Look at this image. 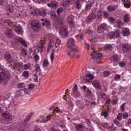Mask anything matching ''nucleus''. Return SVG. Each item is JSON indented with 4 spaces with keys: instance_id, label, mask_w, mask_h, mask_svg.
Wrapping results in <instances>:
<instances>
[{
    "instance_id": "nucleus-1",
    "label": "nucleus",
    "mask_w": 131,
    "mask_h": 131,
    "mask_svg": "<svg viewBox=\"0 0 131 131\" xmlns=\"http://www.w3.org/2000/svg\"><path fill=\"white\" fill-rule=\"evenodd\" d=\"M9 72L7 71L4 72L0 73V83L5 85L10 78Z\"/></svg>"
},
{
    "instance_id": "nucleus-2",
    "label": "nucleus",
    "mask_w": 131,
    "mask_h": 131,
    "mask_svg": "<svg viewBox=\"0 0 131 131\" xmlns=\"http://www.w3.org/2000/svg\"><path fill=\"white\" fill-rule=\"evenodd\" d=\"M31 28L35 31H38L41 29V25L39 21L37 20L32 21L31 24Z\"/></svg>"
},
{
    "instance_id": "nucleus-3",
    "label": "nucleus",
    "mask_w": 131,
    "mask_h": 131,
    "mask_svg": "<svg viewBox=\"0 0 131 131\" xmlns=\"http://www.w3.org/2000/svg\"><path fill=\"white\" fill-rule=\"evenodd\" d=\"M78 50L77 46H74V48H69L68 49L67 54L68 56L70 57L73 56L74 52H76Z\"/></svg>"
},
{
    "instance_id": "nucleus-4",
    "label": "nucleus",
    "mask_w": 131,
    "mask_h": 131,
    "mask_svg": "<svg viewBox=\"0 0 131 131\" xmlns=\"http://www.w3.org/2000/svg\"><path fill=\"white\" fill-rule=\"evenodd\" d=\"M51 17L52 20L58 22L59 24H62L63 23V19H58L55 13L53 12L51 13Z\"/></svg>"
},
{
    "instance_id": "nucleus-5",
    "label": "nucleus",
    "mask_w": 131,
    "mask_h": 131,
    "mask_svg": "<svg viewBox=\"0 0 131 131\" xmlns=\"http://www.w3.org/2000/svg\"><path fill=\"white\" fill-rule=\"evenodd\" d=\"M96 15L94 13H92L90 14L87 18L86 22L88 24L90 23L96 17Z\"/></svg>"
},
{
    "instance_id": "nucleus-6",
    "label": "nucleus",
    "mask_w": 131,
    "mask_h": 131,
    "mask_svg": "<svg viewBox=\"0 0 131 131\" xmlns=\"http://www.w3.org/2000/svg\"><path fill=\"white\" fill-rule=\"evenodd\" d=\"M2 116L7 121H9L12 119V117L9 113H3L2 115Z\"/></svg>"
},
{
    "instance_id": "nucleus-7",
    "label": "nucleus",
    "mask_w": 131,
    "mask_h": 131,
    "mask_svg": "<svg viewBox=\"0 0 131 131\" xmlns=\"http://www.w3.org/2000/svg\"><path fill=\"white\" fill-rule=\"evenodd\" d=\"M11 66L13 67V69H16L19 70L21 68L22 66L20 63L13 61L11 64Z\"/></svg>"
},
{
    "instance_id": "nucleus-8",
    "label": "nucleus",
    "mask_w": 131,
    "mask_h": 131,
    "mask_svg": "<svg viewBox=\"0 0 131 131\" xmlns=\"http://www.w3.org/2000/svg\"><path fill=\"white\" fill-rule=\"evenodd\" d=\"M120 32L119 30H117L115 32L110 33L108 36L111 38H112L114 37H117L120 35Z\"/></svg>"
},
{
    "instance_id": "nucleus-9",
    "label": "nucleus",
    "mask_w": 131,
    "mask_h": 131,
    "mask_svg": "<svg viewBox=\"0 0 131 131\" xmlns=\"http://www.w3.org/2000/svg\"><path fill=\"white\" fill-rule=\"evenodd\" d=\"M72 90L75 94V97H78L80 96L81 94L80 92L78 91L77 85V84H75L73 87Z\"/></svg>"
},
{
    "instance_id": "nucleus-10",
    "label": "nucleus",
    "mask_w": 131,
    "mask_h": 131,
    "mask_svg": "<svg viewBox=\"0 0 131 131\" xmlns=\"http://www.w3.org/2000/svg\"><path fill=\"white\" fill-rule=\"evenodd\" d=\"M122 49L125 52H127L131 49V46L127 43L124 44L122 45Z\"/></svg>"
},
{
    "instance_id": "nucleus-11",
    "label": "nucleus",
    "mask_w": 131,
    "mask_h": 131,
    "mask_svg": "<svg viewBox=\"0 0 131 131\" xmlns=\"http://www.w3.org/2000/svg\"><path fill=\"white\" fill-rule=\"evenodd\" d=\"M50 116H48L47 117H45L44 116H42L40 117L39 118V122L41 123H47L48 120H50V119H48L50 118Z\"/></svg>"
},
{
    "instance_id": "nucleus-12",
    "label": "nucleus",
    "mask_w": 131,
    "mask_h": 131,
    "mask_svg": "<svg viewBox=\"0 0 131 131\" xmlns=\"http://www.w3.org/2000/svg\"><path fill=\"white\" fill-rule=\"evenodd\" d=\"M48 6L49 7L56 8L58 7V3L55 1H52L47 4Z\"/></svg>"
},
{
    "instance_id": "nucleus-13",
    "label": "nucleus",
    "mask_w": 131,
    "mask_h": 131,
    "mask_svg": "<svg viewBox=\"0 0 131 131\" xmlns=\"http://www.w3.org/2000/svg\"><path fill=\"white\" fill-rule=\"evenodd\" d=\"M73 16L70 15L67 18V21L70 24L71 27H73L74 26V23L73 19Z\"/></svg>"
},
{
    "instance_id": "nucleus-14",
    "label": "nucleus",
    "mask_w": 131,
    "mask_h": 131,
    "mask_svg": "<svg viewBox=\"0 0 131 131\" xmlns=\"http://www.w3.org/2000/svg\"><path fill=\"white\" fill-rule=\"evenodd\" d=\"M59 33L62 36H66L67 34V30L66 27V26H64L62 27L59 31Z\"/></svg>"
},
{
    "instance_id": "nucleus-15",
    "label": "nucleus",
    "mask_w": 131,
    "mask_h": 131,
    "mask_svg": "<svg viewBox=\"0 0 131 131\" xmlns=\"http://www.w3.org/2000/svg\"><path fill=\"white\" fill-rule=\"evenodd\" d=\"M74 40L72 38L69 39L68 41L67 44L69 48L73 47L74 46H76L74 45Z\"/></svg>"
},
{
    "instance_id": "nucleus-16",
    "label": "nucleus",
    "mask_w": 131,
    "mask_h": 131,
    "mask_svg": "<svg viewBox=\"0 0 131 131\" xmlns=\"http://www.w3.org/2000/svg\"><path fill=\"white\" fill-rule=\"evenodd\" d=\"M130 33L129 30L128 28H125L122 31V34L124 36H128L130 35Z\"/></svg>"
},
{
    "instance_id": "nucleus-17",
    "label": "nucleus",
    "mask_w": 131,
    "mask_h": 131,
    "mask_svg": "<svg viewBox=\"0 0 131 131\" xmlns=\"http://www.w3.org/2000/svg\"><path fill=\"white\" fill-rule=\"evenodd\" d=\"M36 11V12H35V14H36V13H37V11H38L39 14L43 17L46 15L47 13L46 10V9H40L39 10L37 9Z\"/></svg>"
},
{
    "instance_id": "nucleus-18",
    "label": "nucleus",
    "mask_w": 131,
    "mask_h": 131,
    "mask_svg": "<svg viewBox=\"0 0 131 131\" xmlns=\"http://www.w3.org/2000/svg\"><path fill=\"white\" fill-rule=\"evenodd\" d=\"M92 84L96 88L100 89L101 88L100 84L98 81H94L92 83Z\"/></svg>"
},
{
    "instance_id": "nucleus-19",
    "label": "nucleus",
    "mask_w": 131,
    "mask_h": 131,
    "mask_svg": "<svg viewBox=\"0 0 131 131\" xmlns=\"http://www.w3.org/2000/svg\"><path fill=\"white\" fill-rule=\"evenodd\" d=\"M75 128L78 131H84L83 130L84 127L80 124H78L75 125Z\"/></svg>"
},
{
    "instance_id": "nucleus-20",
    "label": "nucleus",
    "mask_w": 131,
    "mask_h": 131,
    "mask_svg": "<svg viewBox=\"0 0 131 131\" xmlns=\"http://www.w3.org/2000/svg\"><path fill=\"white\" fill-rule=\"evenodd\" d=\"M117 8V6H109L107 7V10L110 12H113Z\"/></svg>"
},
{
    "instance_id": "nucleus-21",
    "label": "nucleus",
    "mask_w": 131,
    "mask_h": 131,
    "mask_svg": "<svg viewBox=\"0 0 131 131\" xmlns=\"http://www.w3.org/2000/svg\"><path fill=\"white\" fill-rule=\"evenodd\" d=\"M35 70H36V73L37 74L38 73L39 75H40L41 73V70L39 65L37 64H36L35 65Z\"/></svg>"
},
{
    "instance_id": "nucleus-22",
    "label": "nucleus",
    "mask_w": 131,
    "mask_h": 131,
    "mask_svg": "<svg viewBox=\"0 0 131 131\" xmlns=\"http://www.w3.org/2000/svg\"><path fill=\"white\" fill-rule=\"evenodd\" d=\"M18 42L20 43L21 44L25 47H26L27 44L25 41L23 40L22 38H19L17 39Z\"/></svg>"
},
{
    "instance_id": "nucleus-23",
    "label": "nucleus",
    "mask_w": 131,
    "mask_h": 131,
    "mask_svg": "<svg viewBox=\"0 0 131 131\" xmlns=\"http://www.w3.org/2000/svg\"><path fill=\"white\" fill-rule=\"evenodd\" d=\"M93 75L88 74L86 76V80L87 81L90 82L91 81V80L93 79Z\"/></svg>"
},
{
    "instance_id": "nucleus-24",
    "label": "nucleus",
    "mask_w": 131,
    "mask_h": 131,
    "mask_svg": "<svg viewBox=\"0 0 131 131\" xmlns=\"http://www.w3.org/2000/svg\"><path fill=\"white\" fill-rule=\"evenodd\" d=\"M6 10L11 13L13 12L14 11V9L12 5H8L7 7Z\"/></svg>"
},
{
    "instance_id": "nucleus-25",
    "label": "nucleus",
    "mask_w": 131,
    "mask_h": 131,
    "mask_svg": "<svg viewBox=\"0 0 131 131\" xmlns=\"http://www.w3.org/2000/svg\"><path fill=\"white\" fill-rule=\"evenodd\" d=\"M8 37H11L14 35L13 33L10 30H7L6 31L5 34Z\"/></svg>"
},
{
    "instance_id": "nucleus-26",
    "label": "nucleus",
    "mask_w": 131,
    "mask_h": 131,
    "mask_svg": "<svg viewBox=\"0 0 131 131\" xmlns=\"http://www.w3.org/2000/svg\"><path fill=\"white\" fill-rule=\"evenodd\" d=\"M42 25L43 26L45 25L47 27H49L50 25V23L48 20L46 19L45 20L44 22L42 23Z\"/></svg>"
},
{
    "instance_id": "nucleus-27",
    "label": "nucleus",
    "mask_w": 131,
    "mask_h": 131,
    "mask_svg": "<svg viewBox=\"0 0 131 131\" xmlns=\"http://www.w3.org/2000/svg\"><path fill=\"white\" fill-rule=\"evenodd\" d=\"M93 55H94L93 57H92V58L93 59L97 58L100 59V58L102 56V54L100 53H98L96 54H92L91 56Z\"/></svg>"
},
{
    "instance_id": "nucleus-28",
    "label": "nucleus",
    "mask_w": 131,
    "mask_h": 131,
    "mask_svg": "<svg viewBox=\"0 0 131 131\" xmlns=\"http://www.w3.org/2000/svg\"><path fill=\"white\" fill-rule=\"evenodd\" d=\"M5 57L6 59L9 62L11 63L12 61V59L11 57L9 54H6Z\"/></svg>"
},
{
    "instance_id": "nucleus-29",
    "label": "nucleus",
    "mask_w": 131,
    "mask_h": 131,
    "mask_svg": "<svg viewBox=\"0 0 131 131\" xmlns=\"http://www.w3.org/2000/svg\"><path fill=\"white\" fill-rule=\"evenodd\" d=\"M124 21L125 23L128 22L130 20L129 17L126 14H125L124 17Z\"/></svg>"
},
{
    "instance_id": "nucleus-30",
    "label": "nucleus",
    "mask_w": 131,
    "mask_h": 131,
    "mask_svg": "<svg viewBox=\"0 0 131 131\" xmlns=\"http://www.w3.org/2000/svg\"><path fill=\"white\" fill-rule=\"evenodd\" d=\"M55 52L54 49H52L50 55V58L52 62V61L53 60L54 57V54Z\"/></svg>"
},
{
    "instance_id": "nucleus-31",
    "label": "nucleus",
    "mask_w": 131,
    "mask_h": 131,
    "mask_svg": "<svg viewBox=\"0 0 131 131\" xmlns=\"http://www.w3.org/2000/svg\"><path fill=\"white\" fill-rule=\"evenodd\" d=\"M92 6L91 3L90 2H87L86 3V9L88 10H90Z\"/></svg>"
},
{
    "instance_id": "nucleus-32",
    "label": "nucleus",
    "mask_w": 131,
    "mask_h": 131,
    "mask_svg": "<svg viewBox=\"0 0 131 131\" xmlns=\"http://www.w3.org/2000/svg\"><path fill=\"white\" fill-rule=\"evenodd\" d=\"M75 5L76 6V8L79 9L81 7V5L80 3V1H77L75 2Z\"/></svg>"
},
{
    "instance_id": "nucleus-33",
    "label": "nucleus",
    "mask_w": 131,
    "mask_h": 131,
    "mask_svg": "<svg viewBox=\"0 0 131 131\" xmlns=\"http://www.w3.org/2000/svg\"><path fill=\"white\" fill-rule=\"evenodd\" d=\"M112 45H105L104 47V49L105 50H110L112 48Z\"/></svg>"
},
{
    "instance_id": "nucleus-34",
    "label": "nucleus",
    "mask_w": 131,
    "mask_h": 131,
    "mask_svg": "<svg viewBox=\"0 0 131 131\" xmlns=\"http://www.w3.org/2000/svg\"><path fill=\"white\" fill-rule=\"evenodd\" d=\"M49 64L48 60L46 59H45L43 62V67H46Z\"/></svg>"
},
{
    "instance_id": "nucleus-35",
    "label": "nucleus",
    "mask_w": 131,
    "mask_h": 131,
    "mask_svg": "<svg viewBox=\"0 0 131 131\" xmlns=\"http://www.w3.org/2000/svg\"><path fill=\"white\" fill-rule=\"evenodd\" d=\"M130 0H125L124 2V5L125 6L129 7L130 6Z\"/></svg>"
},
{
    "instance_id": "nucleus-36",
    "label": "nucleus",
    "mask_w": 131,
    "mask_h": 131,
    "mask_svg": "<svg viewBox=\"0 0 131 131\" xmlns=\"http://www.w3.org/2000/svg\"><path fill=\"white\" fill-rule=\"evenodd\" d=\"M76 37L77 39L78 40H81L83 39V36L82 34H80L77 35V36Z\"/></svg>"
},
{
    "instance_id": "nucleus-37",
    "label": "nucleus",
    "mask_w": 131,
    "mask_h": 131,
    "mask_svg": "<svg viewBox=\"0 0 131 131\" xmlns=\"http://www.w3.org/2000/svg\"><path fill=\"white\" fill-rule=\"evenodd\" d=\"M73 2V0H66L65 3L67 5H69L71 4Z\"/></svg>"
},
{
    "instance_id": "nucleus-38",
    "label": "nucleus",
    "mask_w": 131,
    "mask_h": 131,
    "mask_svg": "<svg viewBox=\"0 0 131 131\" xmlns=\"http://www.w3.org/2000/svg\"><path fill=\"white\" fill-rule=\"evenodd\" d=\"M34 131H41L40 127L37 125L35 126L34 127Z\"/></svg>"
},
{
    "instance_id": "nucleus-39",
    "label": "nucleus",
    "mask_w": 131,
    "mask_h": 131,
    "mask_svg": "<svg viewBox=\"0 0 131 131\" xmlns=\"http://www.w3.org/2000/svg\"><path fill=\"white\" fill-rule=\"evenodd\" d=\"M103 15V13L101 11H99L97 14V16L98 18H100Z\"/></svg>"
},
{
    "instance_id": "nucleus-40",
    "label": "nucleus",
    "mask_w": 131,
    "mask_h": 131,
    "mask_svg": "<svg viewBox=\"0 0 131 131\" xmlns=\"http://www.w3.org/2000/svg\"><path fill=\"white\" fill-rule=\"evenodd\" d=\"M37 74L39 75V73H38V74H37L36 73V74H34L33 75V78H34V81L35 82L37 81H38Z\"/></svg>"
},
{
    "instance_id": "nucleus-41",
    "label": "nucleus",
    "mask_w": 131,
    "mask_h": 131,
    "mask_svg": "<svg viewBox=\"0 0 131 131\" xmlns=\"http://www.w3.org/2000/svg\"><path fill=\"white\" fill-rule=\"evenodd\" d=\"M108 20L110 23H113L115 22V19L112 17H110L108 18Z\"/></svg>"
},
{
    "instance_id": "nucleus-42",
    "label": "nucleus",
    "mask_w": 131,
    "mask_h": 131,
    "mask_svg": "<svg viewBox=\"0 0 131 131\" xmlns=\"http://www.w3.org/2000/svg\"><path fill=\"white\" fill-rule=\"evenodd\" d=\"M23 75L24 77L27 78L28 77L29 73L27 71H25L24 72Z\"/></svg>"
},
{
    "instance_id": "nucleus-43",
    "label": "nucleus",
    "mask_w": 131,
    "mask_h": 131,
    "mask_svg": "<svg viewBox=\"0 0 131 131\" xmlns=\"http://www.w3.org/2000/svg\"><path fill=\"white\" fill-rule=\"evenodd\" d=\"M63 10V9L62 8H59L57 10V13L58 15H59L61 13Z\"/></svg>"
},
{
    "instance_id": "nucleus-44",
    "label": "nucleus",
    "mask_w": 131,
    "mask_h": 131,
    "mask_svg": "<svg viewBox=\"0 0 131 131\" xmlns=\"http://www.w3.org/2000/svg\"><path fill=\"white\" fill-rule=\"evenodd\" d=\"M24 84L23 83H20L17 85V86L19 88H23L24 87Z\"/></svg>"
},
{
    "instance_id": "nucleus-45",
    "label": "nucleus",
    "mask_w": 131,
    "mask_h": 131,
    "mask_svg": "<svg viewBox=\"0 0 131 131\" xmlns=\"http://www.w3.org/2000/svg\"><path fill=\"white\" fill-rule=\"evenodd\" d=\"M18 34H22L23 33V31L20 28H18L17 30H15Z\"/></svg>"
},
{
    "instance_id": "nucleus-46",
    "label": "nucleus",
    "mask_w": 131,
    "mask_h": 131,
    "mask_svg": "<svg viewBox=\"0 0 131 131\" xmlns=\"http://www.w3.org/2000/svg\"><path fill=\"white\" fill-rule=\"evenodd\" d=\"M100 26L104 30L106 28L107 25H106L104 23L101 24Z\"/></svg>"
},
{
    "instance_id": "nucleus-47",
    "label": "nucleus",
    "mask_w": 131,
    "mask_h": 131,
    "mask_svg": "<svg viewBox=\"0 0 131 131\" xmlns=\"http://www.w3.org/2000/svg\"><path fill=\"white\" fill-rule=\"evenodd\" d=\"M30 64L29 63L25 64L24 66V68L25 69H29L30 68Z\"/></svg>"
},
{
    "instance_id": "nucleus-48",
    "label": "nucleus",
    "mask_w": 131,
    "mask_h": 131,
    "mask_svg": "<svg viewBox=\"0 0 131 131\" xmlns=\"http://www.w3.org/2000/svg\"><path fill=\"white\" fill-rule=\"evenodd\" d=\"M60 41L59 39H57L56 42L55 44V47H57L59 45L60 43Z\"/></svg>"
},
{
    "instance_id": "nucleus-49",
    "label": "nucleus",
    "mask_w": 131,
    "mask_h": 131,
    "mask_svg": "<svg viewBox=\"0 0 131 131\" xmlns=\"http://www.w3.org/2000/svg\"><path fill=\"white\" fill-rule=\"evenodd\" d=\"M121 78L120 76L118 74H116L114 77V79L116 81L119 80Z\"/></svg>"
},
{
    "instance_id": "nucleus-50",
    "label": "nucleus",
    "mask_w": 131,
    "mask_h": 131,
    "mask_svg": "<svg viewBox=\"0 0 131 131\" xmlns=\"http://www.w3.org/2000/svg\"><path fill=\"white\" fill-rule=\"evenodd\" d=\"M122 117V113H119L117 115V119L119 121L121 120Z\"/></svg>"
},
{
    "instance_id": "nucleus-51",
    "label": "nucleus",
    "mask_w": 131,
    "mask_h": 131,
    "mask_svg": "<svg viewBox=\"0 0 131 131\" xmlns=\"http://www.w3.org/2000/svg\"><path fill=\"white\" fill-rule=\"evenodd\" d=\"M126 64V63L124 61H122L119 63V66L121 67H123L125 66Z\"/></svg>"
},
{
    "instance_id": "nucleus-52",
    "label": "nucleus",
    "mask_w": 131,
    "mask_h": 131,
    "mask_svg": "<svg viewBox=\"0 0 131 131\" xmlns=\"http://www.w3.org/2000/svg\"><path fill=\"white\" fill-rule=\"evenodd\" d=\"M56 111L57 113H59L60 114L62 113V111H61L58 108V107H57V108H56V109H54L53 110V111L54 112L56 111Z\"/></svg>"
},
{
    "instance_id": "nucleus-53",
    "label": "nucleus",
    "mask_w": 131,
    "mask_h": 131,
    "mask_svg": "<svg viewBox=\"0 0 131 131\" xmlns=\"http://www.w3.org/2000/svg\"><path fill=\"white\" fill-rule=\"evenodd\" d=\"M21 53L24 56H25L27 55L26 51L24 49H22Z\"/></svg>"
},
{
    "instance_id": "nucleus-54",
    "label": "nucleus",
    "mask_w": 131,
    "mask_h": 131,
    "mask_svg": "<svg viewBox=\"0 0 131 131\" xmlns=\"http://www.w3.org/2000/svg\"><path fill=\"white\" fill-rule=\"evenodd\" d=\"M104 76L105 77H107L109 76L110 74V73L107 71H104L103 73Z\"/></svg>"
},
{
    "instance_id": "nucleus-55",
    "label": "nucleus",
    "mask_w": 131,
    "mask_h": 131,
    "mask_svg": "<svg viewBox=\"0 0 131 131\" xmlns=\"http://www.w3.org/2000/svg\"><path fill=\"white\" fill-rule=\"evenodd\" d=\"M104 30L100 26L98 27L97 29V31L99 33L102 32Z\"/></svg>"
},
{
    "instance_id": "nucleus-56",
    "label": "nucleus",
    "mask_w": 131,
    "mask_h": 131,
    "mask_svg": "<svg viewBox=\"0 0 131 131\" xmlns=\"http://www.w3.org/2000/svg\"><path fill=\"white\" fill-rule=\"evenodd\" d=\"M125 104V103H123L121 106L120 108L121 111L122 112H123L124 111V107Z\"/></svg>"
},
{
    "instance_id": "nucleus-57",
    "label": "nucleus",
    "mask_w": 131,
    "mask_h": 131,
    "mask_svg": "<svg viewBox=\"0 0 131 131\" xmlns=\"http://www.w3.org/2000/svg\"><path fill=\"white\" fill-rule=\"evenodd\" d=\"M113 59L114 61L116 62L117 61L118 57L116 55H114L113 56Z\"/></svg>"
},
{
    "instance_id": "nucleus-58",
    "label": "nucleus",
    "mask_w": 131,
    "mask_h": 131,
    "mask_svg": "<svg viewBox=\"0 0 131 131\" xmlns=\"http://www.w3.org/2000/svg\"><path fill=\"white\" fill-rule=\"evenodd\" d=\"M116 23L117 24V25L119 26H120L122 25V22L120 19H118L117 20L116 22Z\"/></svg>"
},
{
    "instance_id": "nucleus-59",
    "label": "nucleus",
    "mask_w": 131,
    "mask_h": 131,
    "mask_svg": "<svg viewBox=\"0 0 131 131\" xmlns=\"http://www.w3.org/2000/svg\"><path fill=\"white\" fill-rule=\"evenodd\" d=\"M122 115L123 116V117L124 118H126L128 117V114L127 113H125Z\"/></svg>"
},
{
    "instance_id": "nucleus-60",
    "label": "nucleus",
    "mask_w": 131,
    "mask_h": 131,
    "mask_svg": "<svg viewBox=\"0 0 131 131\" xmlns=\"http://www.w3.org/2000/svg\"><path fill=\"white\" fill-rule=\"evenodd\" d=\"M39 47L37 48L36 49L34 50V52L35 54L37 53L39 51Z\"/></svg>"
},
{
    "instance_id": "nucleus-61",
    "label": "nucleus",
    "mask_w": 131,
    "mask_h": 131,
    "mask_svg": "<svg viewBox=\"0 0 131 131\" xmlns=\"http://www.w3.org/2000/svg\"><path fill=\"white\" fill-rule=\"evenodd\" d=\"M24 92L26 93V94H28L29 93V91L28 89H24Z\"/></svg>"
},
{
    "instance_id": "nucleus-62",
    "label": "nucleus",
    "mask_w": 131,
    "mask_h": 131,
    "mask_svg": "<svg viewBox=\"0 0 131 131\" xmlns=\"http://www.w3.org/2000/svg\"><path fill=\"white\" fill-rule=\"evenodd\" d=\"M103 14L104 16L106 17H108L109 13H107L106 11H104L103 12Z\"/></svg>"
},
{
    "instance_id": "nucleus-63",
    "label": "nucleus",
    "mask_w": 131,
    "mask_h": 131,
    "mask_svg": "<svg viewBox=\"0 0 131 131\" xmlns=\"http://www.w3.org/2000/svg\"><path fill=\"white\" fill-rule=\"evenodd\" d=\"M34 87V85L33 84H30L29 85L28 88L30 90L33 89Z\"/></svg>"
},
{
    "instance_id": "nucleus-64",
    "label": "nucleus",
    "mask_w": 131,
    "mask_h": 131,
    "mask_svg": "<svg viewBox=\"0 0 131 131\" xmlns=\"http://www.w3.org/2000/svg\"><path fill=\"white\" fill-rule=\"evenodd\" d=\"M50 131H60L59 130H56L53 127H51L50 129Z\"/></svg>"
}]
</instances>
